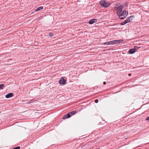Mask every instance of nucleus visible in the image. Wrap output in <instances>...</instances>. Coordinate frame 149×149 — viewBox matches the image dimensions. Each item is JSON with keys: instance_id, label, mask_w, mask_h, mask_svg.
<instances>
[{"instance_id": "1", "label": "nucleus", "mask_w": 149, "mask_h": 149, "mask_svg": "<svg viewBox=\"0 0 149 149\" xmlns=\"http://www.w3.org/2000/svg\"><path fill=\"white\" fill-rule=\"evenodd\" d=\"M123 41V40H115L104 42V43L103 44L104 45H113L116 44L118 43H121Z\"/></svg>"}, {"instance_id": "2", "label": "nucleus", "mask_w": 149, "mask_h": 149, "mask_svg": "<svg viewBox=\"0 0 149 149\" xmlns=\"http://www.w3.org/2000/svg\"><path fill=\"white\" fill-rule=\"evenodd\" d=\"M76 113V111H74L64 116L62 118L63 119H65L67 118H69L72 115Z\"/></svg>"}, {"instance_id": "3", "label": "nucleus", "mask_w": 149, "mask_h": 149, "mask_svg": "<svg viewBox=\"0 0 149 149\" xmlns=\"http://www.w3.org/2000/svg\"><path fill=\"white\" fill-rule=\"evenodd\" d=\"M101 5L104 7H107L109 6L110 4L109 3H107L104 0H102L100 2Z\"/></svg>"}, {"instance_id": "4", "label": "nucleus", "mask_w": 149, "mask_h": 149, "mask_svg": "<svg viewBox=\"0 0 149 149\" xmlns=\"http://www.w3.org/2000/svg\"><path fill=\"white\" fill-rule=\"evenodd\" d=\"M123 7V5H120L118 7H116L115 9H116L117 10V14L119 15L122 11V10Z\"/></svg>"}, {"instance_id": "5", "label": "nucleus", "mask_w": 149, "mask_h": 149, "mask_svg": "<svg viewBox=\"0 0 149 149\" xmlns=\"http://www.w3.org/2000/svg\"><path fill=\"white\" fill-rule=\"evenodd\" d=\"M127 14L126 12L124 11L122 14L120 15L119 16V18L120 19H123L126 17L127 16Z\"/></svg>"}, {"instance_id": "6", "label": "nucleus", "mask_w": 149, "mask_h": 149, "mask_svg": "<svg viewBox=\"0 0 149 149\" xmlns=\"http://www.w3.org/2000/svg\"><path fill=\"white\" fill-rule=\"evenodd\" d=\"M134 17L133 16H131L129 18H127L125 20L127 23H129L132 21V19Z\"/></svg>"}, {"instance_id": "7", "label": "nucleus", "mask_w": 149, "mask_h": 149, "mask_svg": "<svg viewBox=\"0 0 149 149\" xmlns=\"http://www.w3.org/2000/svg\"><path fill=\"white\" fill-rule=\"evenodd\" d=\"M66 81L64 80L63 78H61L59 81V83L60 84H65Z\"/></svg>"}, {"instance_id": "8", "label": "nucleus", "mask_w": 149, "mask_h": 149, "mask_svg": "<svg viewBox=\"0 0 149 149\" xmlns=\"http://www.w3.org/2000/svg\"><path fill=\"white\" fill-rule=\"evenodd\" d=\"M136 52V49L135 48H133L130 49L128 53L130 54H133Z\"/></svg>"}, {"instance_id": "9", "label": "nucleus", "mask_w": 149, "mask_h": 149, "mask_svg": "<svg viewBox=\"0 0 149 149\" xmlns=\"http://www.w3.org/2000/svg\"><path fill=\"white\" fill-rule=\"evenodd\" d=\"M97 19H93L89 21V23L90 24H93L97 22Z\"/></svg>"}, {"instance_id": "10", "label": "nucleus", "mask_w": 149, "mask_h": 149, "mask_svg": "<svg viewBox=\"0 0 149 149\" xmlns=\"http://www.w3.org/2000/svg\"><path fill=\"white\" fill-rule=\"evenodd\" d=\"M13 94L12 93H9L6 95V97L7 98H8L13 96Z\"/></svg>"}, {"instance_id": "11", "label": "nucleus", "mask_w": 149, "mask_h": 149, "mask_svg": "<svg viewBox=\"0 0 149 149\" xmlns=\"http://www.w3.org/2000/svg\"><path fill=\"white\" fill-rule=\"evenodd\" d=\"M43 9V7L42 6L38 8H37L36 10H35V12H37L38 11L40 10Z\"/></svg>"}, {"instance_id": "12", "label": "nucleus", "mask_w": 149, "mask_h": 149, "mask_svg": "<svg viewBox=\"0 0 149 149\" xmlns=\"http://www.w3.org/2000/svg\"><path fill=\"white\" fill-rule=\"evenodd\" d=\"M127 23L126 21L125 20L124 22L121 23L120 24L121 25H123Z\"/></svg>"}, {"instance_id": "13", "label": "nucleus", "mask_w": 149, "mask_h": 149, "mask_svg": "<svg viewBox=\"0 0 149 149\" xmlns=\"http://www.w3.org/2000/svg\"><path fill=\"white\" fill-rule=\"evenodd\" d=\"M4 84H0V89H3V88L4 87Z\"/></svg>"}, {"instance_id": "14", "label": "nucleus", "mask_w": 149, "mask_h": 149, "mask_svg": "<svg viewBox=\"0 0 149 149\" xmlns=\"http://www.w3.org/2000/svg\"><path fill=\"white\" fill-rule=\"evenodd\" d=\"M20 148L19 146H17L13 148V149H20Z\"/></svg>"}, {"instance_id": "15", "label": "nucleus", "mask_w": 149, "mask_h": 149, "mask_svg": "<svg viewBox=\"0 0 149 149\" xmlns=\"http://www.w3.org/2000/svg\"><path fill=\"white\" fill-rule=\"evenodd\" d=\"M49 36L51 37L53 36V34L52 33H50L49 34Z\"/></svg>"}, {"instance_id": "16", "label": "nucleus", "mask_w": 149, "mask_h": 149, "mask_svg": "<svg viewBox=\"0 0 149 149\" xmlns=\"http://www.w3.org/2000/svg\"><path fill=\"white\" fill-rule=\"evenodd\" d=\"M33 100H31L30 101L28 102L29 103H31L33 102Z\"/></svg>"}, {"instance_id": "17", "label": "nucleus", "mask_w": 149, "mask_h": 149, "mask_svg": "<svg viewBox=\"0 0 149 149\" xmlns=\"http://www.w3.org/2000/svg\"><path fill=\"white\" fill-rule=\"evenodd\" d=\"M98 100L97 99V100H95V102L96 103H98Z\"/></svg>"}, {"instance_id": "18", "label": "nucleus", "mask_w": 149, "mask_h": 149, "mask_svg": "<svg viewBox=\"0 0 149 149\" xmlns=\"http://www.w3.org/2000/svg\"><path fill=\"white\" fill-rule=\"evenodd\" d=\"M146 120H149V117H147L146 119Z\"/></svg>"}, {"instance_id": "19", "label": "nucleus", "mask_w": 149, "mask_h": 149, "mask_svg": "<svg viewBox=\"0 0 149 149\" xmlns=\"http://www.w3.org/2000/svg\"><path fill=\"white\" fill-rule=\"evenodd\" d=\"M103 84H104V85L106 84V82H104V83H103Z\"/></svg>"}, {"instance_id": "20", "label": "nucleus", "mask_w": 149, "mask_h": 149, "mask_svg": "<svg viewBox=\"0 0 149 149\" xmlns=\"http://www.w3.org/2000/svg\"><path fill=\"white\" fill-rule=\"evenodd\" d=\"M131 74H129V75L130 76L131 75Z\"/></svg>"}]
</instances>
